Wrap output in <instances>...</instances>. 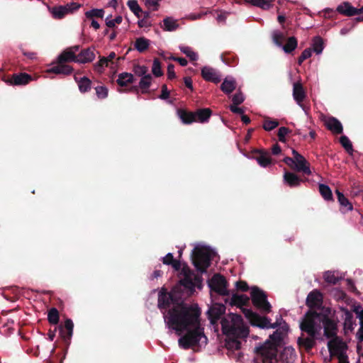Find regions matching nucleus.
Segmentation results:
<instances>
[{
  "mask_svg": "<svg viewBox=\"0 0 363 363\" xmlns=\"http://www.w3.org/2000/svg\"><path fill=\"white\" fill-rule=\"evenodd\" d=\"M159 309L163 313L166 324L187 325L196 322L201 310L198 304H188L184 301L181 287L175 286L168 292L162 289L158 295Z\"/></svg>",
  "mask_w": 363,
  "mask_h": 363,
  "instance_id": "f257e3e1",
  "label": "nucleus"
},
{
  "mask_svg": "<svg viewBox=\"0 0 363 363\" xmlns=\"http://www.w3.org/2000/svg\"><path fill=\"white\" fill-rule=\"evenodd\" d=\"M220 324L222 332L227 337L225 347L228 350V355L231 357L234 350H239L241 347V342L238 339L247 337L249 329L244 324L242 316L235 313H230L223 318Z\"/></svg>",
  "mask_w": 363,
  "mask_h": 363,
  "instance_id": "f03ea898",
  "label": "nucleus"
},
{
  "mask_svg": "<svg viewBox=\"0 0 363 363\" xmlns=\"http://www.w3.org/2000/svg\"><path fill=\"white\" fill-rule=\"evenodd\" d=\"M200 317L201 315L198 316L196 322H193V323H189V325L187 324V325L185 326H175L171 324L167 325L169 328L175 330L178 335H180L183 332H186L178 341L179 345L182 348L188 350L192 347L196 346L202 338L203 339L202 342L205 344L207 343L208 338L204 334L203 328L201 326Z\"/></svg>",
  "mask_w": 363,
  "mask_h": 363,
  "instance_id": "7ed1b4c3",
  "label": "nucleus"
},
{
  "mask_svg": "<svg viewBox=\"0 0 363 363\" xmlns=\"http://www.w3.org/2000/svg\"><path fill=\"white\" fill-rule=\"evenodd\" d=\"M288 330L289 326L284 322V325L270 335L268 340L255 348V354L260 357L263 362H270L277 358L278 347L281 344Z\"/></svg>",
  "mask_w": 363,
  "mask_h": 363,
  "instance_id": "20e7f679",
  "label": "nucleus"
},
{
  "mask_svg": "<svg viewBox=\"0 0 363 363\" xmlns=\"http://www.w3.org/2000/svg\"><path fill=\"white\" fill-rule=\"evenodd\" d=\"M305 314H309L314 327H320L323 324L324 336L333 339L337 336V323L331 317L330 308H322L320 311L308 310Z\"/></svg>",
  "mask_w": 363,
  "mask_h": 363,
  "instance_id": "39448f33",
  "label": "nucleus"
},
{
  "mask_svg": "<svg viewBox=\"0 0 363 363\" xmlns=\"http://www.w3.org/2000/svg\"><path fill=\"white\" fill-rule=\"evenodd\" d=\"M300 329L303 333H306L297 340V344L299 350L309 352L316 345L317 336L319 335L321 328L314 327L313 320L309 314H305L300 323Z\"/></svg>",
  "mask_w": 363,
  "mask_h": 363,
  "instance_id": "423d86ee",
  "label": "nucleus"
},
{
  "mask_svg": "<svg viewBox=\"0 0 363 363\" xmlns=\"http://www.w3.org/2000/svg\"><path fill=\"white\" fill-rule=\"evenodd\" d=\"M213 251L206 247H196L192 254V262L201 273H204L211 264Z\"/></svg>",
  "mask_w": 363,
  "mask_h": 363,
  "instance_id": "0eeeda50",
  "label": "nucleus"
},
{
  "mask_svg": "<svg viewBox=\"0 0 363 363\" xmlns=\"http://www.w3.org/2000/svg\"><path fill=\"white\" fill-rule=\"evenodd\" d=\"M250 294L252 302L257 309L264 313H269L271 311L272 306L267 301V296L264 291L257 286H253Z\"/></svg>",
  "mask_w": 363,
  "mask_h": 363,
  "instance_id": "6e6552de",
  "label": "nucleus"
},
{
  "mask_svg": "<svg viewBox=\"0 0 363 363\" xmlns=\"http://www.w3.org/2000/svg\"><path fill=\"white\" fill-rule=\"evenodd\" d=\"M208 286L211 292H215L223 296H228L230 295V291L228 289V283L225 277L220 274H214L208 281Z\"/></svg>",
  "mask_w": 363,
  "mask_h": 363,
  "instance_id": "1a4fd4ad",
  "label": "nucleus"
},
{
  "mask_svg": "<svg viewBox=\"0 0 363 363\" xmlns=\"http://www.w3.org/2000/svg\"><path fill=\"white\" fill-rule=\"evenodd\" d=\"M73 329H74V323L72 320L69 318H67L65 321L64 325H60L59 332L60 336L64 344L65 345V348L64 349L63 357L60 359V363H62L63 360L65 359L68 347L71 342V339L73 335Z\"/></svg>",
  "mask_w": 363,
  "mask_h": 363,
  "instance_id": "9d476101",
  "label": "nucleus"
},
{
  "mask_svg": "<svg viewBox=\"0 0 363 363\" xmlns=\"http://www.w3.org/2000/svg\"><path fill=\"white\" fill-rule=\"evenodd\" d=\"M194 272L189 268L188 266L184 265L179 273L180 280L179 286H183L188 291L189 294H192L194 292Z\"/></svg>",
  "mask_w": 363,
  "mask_h": 363,
  "instance_id": "9b49d317",
  "label": "nucleus"
},
{
  "mask_svg": "<svg viewBox=\"0 0 363 363\" xmlns=\"http://www.w3.org/2000/svg\"><path fill=\"white\" fill-rule=\"evenodd\" d=\"M242 313L253 326H257L260 328H267L268 323H269V318L265 316H261L253 312L251 309L242 308Z\"/></svg>",
  "mask_w": 363,
  "mask_h": 363,
  "instance_id": "f8f14e48",
  "label": "nucleus"
},
{
  "mask_svg": "<svg viewBox=\"0 0 363 363\" xmlns=\"http://www.w3.org/2000/svg\"><path fill=\"white\" fill-rule=\"evenodd\" d=\"M81 5L76 2H72L64 6H59L53 7L50 12L53 18L56 19H61L66 15L73 13L77 11L80 8Z\"/></svg>",
  "mask_w": 363,
  "mask_h": 363,
  "instance_id": "ddd939ff",
  "label": "nucleus"
},
{
  "mask_svg": "<svg viewBox=\"0 0 363 363\" xmlns=\"http://www.w3.org/2000/svg\"><path fill=\"white\" fill-rule=\"evenodd\" d=\"M328 348L330 356L336 357L337 355L346 353L348 347L347 343L344 342L340 337H336L328 341Z\"/></svg>",
  "mask_w": 363,
  "mask_h": 363,
  "instance_id": "4468645a",
  "label": "nucleus"
},
{
  "mask_svg": "<svg viewBox=\"0 0 363 363\" xmlns=\"http://www.w3.org/2000/svg\"><path fill=\"white\" fill-rule=\"evenodd\" d=\"M225 306L223 303H213L207 311L208 318L212 325H216L218 320L225 313Z\"/></svg>",
  "mask_w": 363,
  "mask_h": 363,
  "instance_id": "2eb2a0df",
  "label": "nucleus"
},
{
  "mask_svg": "<svg viewBox=\"0 0 363 363\" xmlns=\"http://www.w3.org/2000/svg\"><path fill=\"white\" fill-rule=\"evenodd\" d=\"M292 154L295 160L294 168L298 172H302L305 174L310 175L311 171L307 160L295 150H292Z\"/></svg>",
  "mask_w": 363,
  "mask_h": 363,
  "instance_id": "dca6fc26",
  "label": "nucleus"
},
{
  "mask_svg": "<svg viewBox=\"0 0 363 363\" xmlns=\"http://www.w3.org/2000/svg\"><path fill=\"white\" fill-rule=\"evenodd\" d=\"M322 303V294L317 289L313 290L308 294L306 305L310 308V310L314 311V308H320Z\"/></svg>",
  "mask_w": 363,
  "mask_h": 363,
  "instance_id": "f3484780",
  "label": "nucleus"
},
{
  "mask_svg": "<svg viewBox=\"0 0 363 363\" xmlns=\"http://www.w3.org/2000/svg\"><path fill=\"white\" fill-rule=\"evenodd\" d=\"M225 303H229L230 306H235L242 311V306H247L250 303V298L245 294H233L231 298H225Z\"/></svg>",
  "mask_w": 363,
  "mask_h": 363,
  "instance_id": "a211bd4d",
  "label": "nucleus"
},
{
  "mask_svg": "<svg viewBox=\"0 0 363 363\" xmlns=\"http://www.w3.org/2000/svg\"><path fill=\"white\" fill-rule=\"evenodd\" d=\"M79 50V45H74L66 49L64 52H62L57 57V61L59 63H65L67 62H76L77 59V55H76V52H77Z\"/></svg>",
  "mask_w": 363,
  "mask_h": 363,
  "instance_id": "6ab92c4d",
  "label": "nucleus"
},
{
  "mask_svg": "<svg viewBox=\"0 0 363 363\" xmlns=\"http://www.w3.org/2000/svg\"><path fill=\"white\" fill-rule=\"evenodd\" d=\"M293 98L296 104L306 113V108L303 104L306 98V92L301 84L296 82L293 85Z\"/></svg>",
  "mask_w": 363,
  "mask_h": 363,
  "instance_id": "aec40b11",
  "label": "nucleus"
},
{
  "mask_svg": "<svg viewBox=\"0 0 363 363\" xmlns=\"http://www.w3.org/2000/svg\"><path fill=\"white\" fill-rule=\"evenodd\" d=\"M201 75L206 81L212 82L216 84L221 80L219 72L210 67H203L201 69Z\"/></svg>",
  "mask_w": 363,
  "mask_h": 363,
  "instance_id": "412c9836",
  "label": "nucleus"
},
{
  "mask_svg": "<svg viewBox=\"0 0 363 363\" xmlns=\"http://www.w3.org/2000/svg\"><path fill=\"white\" fill-rule=\"evenodd\" d=\"M337 11L343 15L347 16H352L354 15H359L362 13H363V7H362L359 9H357L348 2H344L343 4L339 5L337 8Z\"/></svg>",
  "mask_w": 363,
  "mask_h": 363,
  "instance_id": "4be33fe9",
  "label": "nucleus"
},
{
  "mask_svg": "<svg viewBox=\"0 0 363 363\" xmlns=\"http://www.w3.org/2000/svg\"><path fill=\"white\" fill-rule=\"evenodd\" d=\"M324 123L326 128L335 134L342 133L343 128L341 123L334 117H328L325 118Z\"/></svg>",
  "mask_w": 363,
  "mask_h": 363,
  "instance_id": "5701e85b",
  "label": "nucleus"
},
{
  "mask_svg": "<svg viewBox=\"0 0 363 363\" xmlns=\"http://www.w3.org/2000/svg\"><path fill=\"white\" fill-rule=\"evenodd\" d=\"M95 59V53L94 48H87L83 50L77 55V62L85 64L92 62Z\"/></svg>",
  "mask_w": 363,
  "mask_h": 363,
  "instance_id": "b1692460",
  "label": "nucleus"
},
{
  "mask_svg": "<svg viewBox=\"0 0 363 363\" xmlns=\"http://www.w3.org/2000/svg\"><path fill=\"white\" fill-rule=\"evenodd\" d=\"M179 26L178 21L172 16L165 17L160 24L161 28L168 32L176 30Z\"/></svg>",
  "mask_w": 363,
  "mask_h": 363,
  "instance_id": "393cba45",
  "label": "nucleus"
},
{
  "mask_svg": "<svg viewBox=\"0 0 363 363\" xmlns=\"http://www.w3.org/2000/svg\"><path fill=\"white\" fill-rule=\"evenodd\" d=\"M303 180L296 174L290 172H285L284 174V183L289 187H296L300 185Z\"/></svg>",
  "mask_w": 363,
  "mask_h": 363,
  "instance_id": "a878e982",
  "label": "nucleus"
},
{
  "mask_svg": "<svg viewBox=\"0 0 363 363\" xmlns=\"http://www.w3.org/2000/svg\"><path fill=\"white\" fill-rule=\"evenodd\" d=\"M236 88L235 79L230 76L226 77L220 85V89L226 94H230Z\"/></svg>",
  "mask_w": 363,
  "mask_h": 363,
  "instance_id": "bb28decb",
  "label": "nucleus"
},
{
  "mask_svg": "<svg viewBox=\"0 0 363 363\" xmlns=\"http://www.w3.org/2000/svg\"><path fill=\"white\" fill-rule=\"evenodd\" d=\"M31 80L30 75L26 73L14 74L9 79V83L13 85H25Z\"/></svg>",
  "mask_w": 363,
  "mask_h": 363,
  "instance_id": "cd10ccee",
  "label": "nucleus"
},
{
  "mask_svg": "<svg viewBox=\"0 0 363 363\" xmlns=\"http://www.w3.org/2000/svg\"><path fill=\"white\" fill-rule=\"evenodd\" d=\"M72 72V68L69 65H65L64 63H59L57 65H55L48 69V72L55 73V74H69Z\"/></svg>",
  "mask_w": 363,
  "mask_h": 363,
  "instance_id": "c85d7f7f",
  "label": "nucleus"
},
{
  "mask_svg": "<svg viewBox=\"0 0 363 363\" xmlns=\"http://www.w3.org/2000/svg\"><path fill=\"white\" fill-rule=\"evenodd\" d=\"M74 79L77 83L80 92L85 93L89 91L91 87V81L86 77L77 78L74 77Z\"/></svg>",
  "mask_w": 363,
  "mask_h": 363,
  "instance_id": "c756f323",
  "label": "nucleus"
},
{
  "mask_svg": "<svg viewBox=\"0 0 363 363\" xmlns=\"http://www.w3.org/2000/svg\"><path fill=\"white\" fill-rule=\"evenodd\" d=\"M338 201L341 206V211L346 213L352 210V205L344 194L339 191H336Z\"/></svg>",
  "mask_w": 363,
  "mask_h": 363,
  "instance_id": "7c9ffc66",
  "label": "nucleus"
},
{
  "mask_svg": "<svg viewBox=\"0 0 363 363\" xmlns=\"http://www.w3.org/2000/svg\"><path fill=\"white\" fill-rule=\"evenodd\" d=\"M150 45V40L144 38L140 37L136 38L134 44L135 49L138 50L139 52H143Z\"/></svg>",
  "mask_w": 363,
  "mask_h": 363,
  "instance_id": "2f4dec72",
  "label": "nucleus"
},
{
  "mask_svg": "<svg viewBox=\"0 0 363 363\" xmlns=\"http://www.w3.org/2000/svg\"><path fill=\"white\" fill-rule=\"evenodd\" d=\"M179 118L184 123L190 124L193 122H196L195 113L194 112H186L184 110H178L177 111Z\"/></svg>",
  "mask_w": 363,
  "mask_h": 363,
  "instance_id": "473e14b6",
  "label": "nucleus"
},
{
  "mask_svg": "<svg viewBox=\"0 0 363 363\" xmlns=\"http://www.w3.org/2000/svg\"><path fill=\"white\" fill-rule=\"evenodd\" d=\"M195 113L196 122L204 123L208 121L211 115V111L209 108L199 109Z\"/></svg>",
  "mask_w": 363,
  "mask_h": 363,
  "instance_id": "72a5a7b5",
  "label": "nucleus"
},
{
  "mask_svg": "<svg viewBox=\"0 0 363 363\" xmlns=\"http://www.w3.org/2000/svg\"><path fill=\"white\" fill-rule=\"evenodd\" d=\"M133 75L130 73L123 72L118 75L117 83L120 86H126L133 82Z\"/></svg>",
  "mask_w": 363,
  "mask_h": 363,
  "instance_id": "f704fd0d",
  "label": "nucleus"
},
{
  "mask_svg": "<svg viewBox=\"0 0 363 363\" xmlns=\"http://www.w3.org/2000/svg\"><path fill=\"white\" fill-rule=\"evenodd\" d=\"M256 160L258 164L262 167H267L272 163L271 156L269 152L260 151V154Z\"/></svg>",
  "mask_w": 363,
  "mask_h": 363,
  "instance_id": "c9c22d12",
  "label": "nucleus"
},
{
  "mask_svg": "<svg viewBox=\"0 0 363 363\" xmlns=\"http://www.w3.org/2000/svg\"><path fill=\"white\" fill-rule=\"evenodd\" d=\"M323 278L325 282L332 285L337 284L342 279L341 277L335 275V272L333 271L325 272L323 274Z\"/></svg>",
  "mask_w": 363,
  "mask_h": 363,
  "instance_id": "e433bc0d",
  "label": "nucleus"
},
{
  "mask_svg": "<svg viewBox=\"0 0 363 363\" xmlns=\"http://www.w3.org/2000/svg\"><path fill=\"white\" fill-rule=\"evenodd\" d=\"M152 76L151 74H148L146 76H143L141 77L139 82V87L141 89L143 94H145L148 92V89L152 83Z\"/></svg>",
  "mask_w": 363,
  "mask_h": 363,
  "instance_id": "4c0bfd02",
  "label": "nucleus"
},
{
  "mask_svg": "<svg viewBox=\"0 0 363 363\" xmlns=\"http://www.w3.org/2000/svg\"><path fill=\"white\" fill-rule=\"evenodd\" d=\"M180 51L188 57L191 61H196L199 58L198 54L193 50L191 47L186 45H180L179 47Z\"/></svg>",
  "mask_w": 363,
  "mask_h": 363,
  "instance_id": "58836bf2",
  "label": "nucleus"
},
{
  "mask_svg": "<svg viewBox=\"0 0 363 363\" xmlns=\"http://www.w3.org/2000/svg\"><path fill=\"white\" fill-rule=\"evenodd\" d=\"M127 6L135 16L140 18L143 11L137 0H128Z\"/></svg>",
  "mask_w": 363,
  "mask_h": 363,
  "instance_id": "ea45409f",
  "label": "nucleus"
},
{
  "mask_svg": "<svg viewBox=\"0 0 363 363\" xmlns=\"http://www.w3.org/2000/svg\"><path fill=\"white\" fill-rule=\"evenodd\" d=\"M60 314L56 308H52L49 310L48 314V320L52 325H57L59 323Z\"/></svg>",
  "mask_w": 363,
  "mask_h": 363,
  "instance_id": "a19ab883",
  "label": "nucleus"
},
{
  "mask_svg": "<svg viewBox=\"0 0 363 363\" xmlns=\"http://www.w3.org/2000/svg\"><path fill=\"white\" fill-rule=\"evenodd\" d=\"M297 40L296 39V38L294 37H290L288 40H287V43H286V45L281 46V48H282V49L284 50V51L286 53H289V52H291L292 51H294L296 47H297Z\"/></svg>",
  "mask_w": 363,
  "mask_h": 363,
  "instance_id": "79ce46f5",
  "label": "nucleus"
},
{
  "mask_svg": "<svg viewBox=\"0 0 363 363\" xmlns=\"http://www.w3.org/2000/svg\"><path fill=\"white\" fill-rule=\"evenodd\" d=\"M312 47V50L315 52L317 55H320V53H322L324 48L323 39L319 36L314 38L313 40Z\"/></svg>",
  "mask_w": 363,
  "mask_h": 363,
  "instance_id": "37998d69",
  "label": "nucleus"
},
{
  "mask_svg": "<svg viewBox=\"0 0 363 363\" xmlns=\"http://www.w3.org/2000/svg\"><path fill=\"white\" fill-rule=\"evenodd\" d=\"M319 191L322 196L327 201L332 200L333 194L330 187L325 184H320L319 185Z\"/></svg>",
  "mask_w": 363,
  "mask_h": 363,
  "instance_id": "c03bdc74",
  "label": "nucleus"
},
{
  "mask_svg": "<svg viewBox=\"0 0 363 363\" xmlns=\"http://www.w3.org/2000/svg\"><path fill=\"white\" fill-rule=\"evenodd\" d=\"M285 34L279 30H275L273 32L272 38L274 43L279 47L282 46L283 43L285 40Z\"/></svg>",
  "mask_w": 363,
  "mask_h": 363,
  "instance_id": "a18cd8bd",
  "label": "nucleus"
},
{
  "mask_svg": "<svg viewBox=\"0 0 363 363\" xmlns=\"http://www.w3.org/2000/svg\"><path fill=\"white\" fill-rule=\"evenodd\" d=\"M340 143H341L342 146L345 149V150L350 153V155L352 154L353 148L350 139L345 136L342 135L340 138Z\"/></svg>",
  "mask_w": 363,
  "mask_h": 363,
  "instance_id": "49530a36",
  "label": "nucleus"
},
{
  "mask_svg": "<svg viewBox=\"0 0 363 363\" xmlns=\"http://www.w3.org/2000/svg\"><path fill=\"white\" fill-rule=\"evenodd\" d=\"M162 0H145V6L152 11H157L160 7V2Z\"/></svg>",
  "mask_w": 363,
  "mask_h": 363,
  "instance_id": "de8ad7c7",
  "label": "nucleus"
},
{
  "mask_svg": "<svg viewBox=\"0 0 363 363\" xmlns=\"http://www.w3.org/2000/svg\"><path fill=\"white\" fill-rule=\"evenodd\" d=\"M104 14V11L103 9H93L91 10L87 11L85 13V16L88 18H91L93 17L103 18Z\"/></svg>",
  "mask_w": 363,
  "mask_h": 363,
  "instance_id": "09e8293b",
  "label": "nucleus"
},
{
  "mask_svg": "<svg viewBox=\"0 0 363 363\" xmlns=\"http://www.w3.org/2000/svg\"><path fill=\"white\" fill-rule=\"evenodd\" d=\"M152 72L155 77H160L162 75L160 62L157 59H155L153 61Z\"/></svg>",
  "mask_w": 363,
  "mask_h": 363,
  "instance_id": "8fccbe9b",
  "label": "nucleus"
},
{
  "mask_svg": "<svg viewBox=\"0 0 363 363\" xmlns=\"http://www.w3.org/2000/svg\"><path fill=\"white\" fill-rule=\"evenodd\" d=\"M108 66V63L106 62L105 57H103L95 64L94 69L97 72L101 73L104 68Z\"/></svg>",
  "mask_w": 363,
  "mask_h": 363,
  "instance_id": "3c124183",
  "label": "nucleus"
},
{
  "mask_svg": "<svg viewBox=\"0 0 363 363\" xmlns=\"http://www.w3.org/2000/svg\"><path fill=\"white\" fill-rule=\"evenodd\" d=\"M96 94L99 99H105L108 96V89L104 86L95 87Z\"/></svg>",
  "mask_w": 363,
  "mask_h": 363,
  "instance_id": "603ef678",
  "label": "nucleus"
},
{
  "mask_svg": "<svg viewBox=\"0 0 363 363\" xmlns=\"http://www.w3.org/2000/svg\"><path fill=\"white\" fill-rule=\"evenodd\" d=\"M279 125V123L277 121L267 120L264 122L263 128L267 131L274 130Z\"/></svg>",
  "mask_w": 363,
  "mask_h": 363,
  "instance_id": "864d4df0",
  "label": "nucleus"
},
{
  "mask_svg": "<svg viewBox=\"0 0 363 363\" xmlns=\"http://www.w3.org/2000/svg\"><path fill=\"white\" fill-rule=\"evenodd\" d=\"M147 71L148 69L145 66L138 65L134 67L135 74L140 77L148 75L149 74L147 73Z\"/></svg>",
  "mask_w": 363,
  "mask_h": 363,
  "instance_id": "5fc2aeb1",
  "label": "nucleus"
},
{
  "mask_svg": "<svg viewBox=\"0 0 363 363\" xmlns=\"http://www.w3.org/2000/svg\"><path fill=\"white\" fill-rule=\"evenodd\" d=\"M289 133V128L286 127H281L278 130V138L280 142H286V135Z\"/></svg>",
  "mask_w": 363,
  "mask_h": 363,
  "instance_id": "6e6d98bb",
  "label": "nucleus"
},
{
  "mask_svg": "<svg viewBox=\"0 0 363 363\" xmlns=\"http://www.w3.org/2000/svg\"><path fill=\"white\" fill-rule=\"evenodd\" d=\"M245 100V97L241 92H237L233 96L232 101L233 104L232 105H239L242 104Z\"/></svg>",
  "mask_w": 363,
  "mask_h": 363,
  "instance_id": "4d7b16f0",
  "label": "nucleus"
},
{
  "mask_svg": "<svg viewBox=\"0 0 363 363\" xmlns=\"http://www.w3.org/2000/svg\"><path fill=\"white\" fill-rule=\"evenodd\" d=\"M122 17L121 16H116L115 18L108 20L106 18V26L109 28H113L116 26V24H119L122 22Z\"/></svg>",
  "mask_w": 363,
  "mask_h": 363,
  "instance_id": "13d9d810",
  "label": "nucleus"
},
{
  "mask_svg": "<svg viewBox=\"0 0 363 363\" xmlns=\"http://www.w3.org/2000/svg\"><path fill=\"white\" fill-rule=\"evenodd\" d=\"M237 290L241 291H247L249 286L245 281L240 280L235 283Z\"/></svg>",
  "mask_w": 363,
  "mask_h": 363,
  "instance_id": "bf43d9fd",
  "label": "nucleus"
},
{
  "mask_svg": "<svg viewBox=\"0 0 363 363\" xmlns=\"http://www.w3.org/2000/svg\"><path fill=\"white\" fill-rule=\"evenodd\" d=\"M193 280H194V283H195L194 284V288L197 287L198 289H201L202 286H203V284H202L203 278H202V277L200 276V275L194 274Z\"/></svg>",
  "mask_w": 363,
  "mask_h": 363,
  "instance_id": "052dcab7",
  "label": "nucleus"
},
{
  "mask_svg": "<svg viewBox=\"0 0 363 363\" xmlns=\"http://www.w3.org/2000/svg\"><path fill=\"white\" fill-rule=\"evenodd\" d=\"M138 25L140 28H148L152 26V23L146 18L138 20Z\"/></svg>",
  "mask_w": 363,
  "mask_h": 363,
  "instance_id": "680f3d73",
  "label": "nucleus"
},
{
  "mask_svg": "<svg viewBox=\"0 0 363 363\" xmlns=\"http://www.w3.org/2000/svg\"><path fill=\"white\" fill-rule=\"evenodd\" d=\"M169 91L167 89V85L164 84L162 86V92L160 96V99H161L162 100H166L169 98Z\"/></svg>",
  "mask_w": 363,
  "mask_h": 363,
  "instance_id": "e2e57ef3",
  "label": "nucleus"
},
{
  "mask_svg": "<svg viewBox=\"0 0 363 363\" xmlns=\"http://www.w3.org/2000/svg\"><path fill=\"white\" fill-rule=\"evenodd\" d=\"M174 260V259L172 253L167 254L166 256L162 258L163 264L167 265H170Z\"/></svg>",
  "mask_w": 363,
  "mask_h": 363,
  "instance_id": "0e129e2a",
  "label": "nucleus"
},
{
  "mask_svg": "<svg viewBox=\"0 0 363 363\" xmlns=\"http://www.w3.org/2000/svg\"><path fill=\"white\" fill-rule=\"evenodd\" d=\"M208 12H201L199 13H191L187 16V18L191 21H195L201 18Z\"/></svg>",
  "mask_w": 363,
  "mask_h": 363,
  "instance_id": "69168bd1",
  "label": "nucleus"
},
{
  "mask_svg": "<svg viewBox=\"0 0 363 363\" xmlns=\"http://www.w3.org/2000/svg\"><path fill=\"white\" fill-rule=\"evenodd\" d=\"M272 0H259V7L262 9H268L271 6Z\"/></svg>",
  "mask_w": 363,
  "mask_h": 363,
  "instance_id": "338daca9",
  "label": "nucleus"
},
{
  "mask_svg": "<svg viewBox=\"0 0 363 363\" xmlns=\"http://www.w3.org/2000/svg\"><path fill=\"white\" fill-rule=\"evenodd\" d=\"M167 76L168 78L172 79L175 78L176 74L174 72V67L173 65H169L167 67Z\"/></svg>",
  "mask_w": 363,
  "mask_h": 363,
  "instance_id": "774afa93",
  "label": "nucleus"
}]
</instances>
